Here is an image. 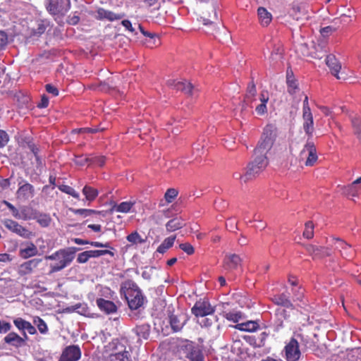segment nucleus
<instances>
[{"instance_id": "nucleus-60", "label": "nucleus", "mask_w": 361, "mask_h": 361, "mask_svg": "<svg viewBox=\"0 0 361 361\" xmlns=\"http://www.w3.org/2000/svg\"><path fill=\"white\" fill-rule=\"evenodd\" d=\"M90 245L94 247H106L109 248V250L112 251L114 250V248L111 246L109 243H102L99 241H94L90 243Z\"/></svg>"}, {"instance_id": "nucleus-27", "label": "nucleus", "mask_w": 361, "mask_h": 361, "mask_svg": "<svg viewBox=\"0 0 361 361\" xmlns=\"http://www.w3.org/2000/svg\"><path fill=\"white\" fill-rule=\"evenodd\" d=\"M257 15L259 21L262 26L267 27L271 22L272 15L264 7L258 8Z\"/></svg>"}, {"instance_id": "nucleus-55", "label": "nucleus", "mask_w": 361, "mask_h": 361, "mask_svg": "<svg viewBox=\"0 0 361 361\" xmlns=\"http://www.w3.org/2000/svg\"><path fill=\"white\" fill-rule=\"evenodd\" d=\"M143 35L149 37L150 39H154V47H157L160 44V38L154 33L149 32L147 31L143 32Z\"/></svg>"}, {"instance_id": "nucleus-48", "label": "nucleus", "mask_w": 361, "mask_h": 361, "mask_svg": "<svg viewBox=\"0 0 361 361\" xmlns=\"http://www.w3.org/2000/svg\"><path fill=\"white\" fill-rule=\"evenodd\" d=\"M224 317L227 320L236 323L241 318V313L240 312H229L226 313Z\"/></svg>"}, {"instance_id": "nucleus-14", "label": "nucleus", "mask_w": 361, "mask_h": 361, "mask_svg": "<svg viewBox=\"0 0 361 361\" xmlns=\"http://www.w3.org/2000/svg\"><path fill=\"white\" fill-rule=\"evenodd\" d=\"M4 225L10 231L23 238H30L32 235L31 231L12 219H5L4 221Z\"/></svg>"}, {"instance_id": "nucleus-28", "label": "nucleus", "mask_w": 361, "mask_h": 361, "mask_svg": "<svg viewBox=\"0 0 361 361\" xmlns=\"http://www.w3.org/2000/svg\"><path fill=\"white\" fill-rule=\"evenodd\" d=\"M185 225L184 220L180 217H175L169 220L166 224L167 232L171 233L176 231Z\"/></svg>"}, {"instance_id": "nucleus-59", "label": "nucleus", "mask_w": 361, "mask_h": 361, "mask_svg": "<svg viewBox=\"0 0 361 361\" xmlns=\"http://www.w3.org/2000/svg\"><path fill=\"white\" fill-rule=\"evenodd\" d=\"M361 183V177L354 180L351 185L348 186V190L352 191V195L355 196L357 192V185Z\"/></svg>"}, {"instance_id": "nucleus-51", "label": "nucleus", "mask_w": 361, "mask_h": 361, "mask_svg": "<svg viewBox=\"0 0 361 361\" xmlns=\"http://www.w3.org/2000/svg\"><path fill=\"white\" fill-rule=\"evenodd\" d=\"M276 315L277 316L279 319L288 320L290 318V314H288L287 310L282 307H279L276 309Z\"/></svg>"}, {"instance_id": "nucleus-42", "label": "nucleus", "mask_w": 361, "mask_h": 361, "mask_svg": "<svg viewBox=\"0 0 361 361\" xmlns=\"http://www.w3.org/2000/svg\"><path fill=\"white\" fill-rule=\"evenodd\" d=\"M126 239L128 242L133 244H141L145 242V240L141 238L140 235L137 231H134L127 235Z\"/></svg>"}, {"instance_id": "nucleus-8", "label": "nucleus", "mask_w": 361, "mask_h": 361, "mask_svg": "<svg viewBox=\"0 0 361 361\" xmlns=\"http://www.w3.org/2000/svg\"><path fill=\"white\" fill-rule=\"evenodd\" d=\"M284 351L287 361H298L301 355L298 341L295 338H290L286 345Z\"/></svg>"}, {"instance_id": "nucleus-29", "label": "nucleus", "mask_w": 361, "mask_h": 361, "mask_svg": "<svg viewBox=\"0 0 361 361\" xmlns=\"http://www.w3.org/2000/svg\"><path fill=\"white\" fill-rule=\"evenodd\" d=\"M133 331L138 340L147 339L150 334V326L148 324H142L137 326Z\"/></svg>"}, {"instance_id": "nucleus-6", "label": "nucleus", "mask_w": 361, "mask_h": 361, "mask_svg": "<svg viewBox=\"0 0 361 361\" xmlns=\"http://www.w3.org/2000/svg\"><path fill=\"white\" fill-rule=\"evenodd\" d=\"M47 8L52 15H65L71 8V0H49Z\"/></svg>"}, {"instance_id": "nucleus-38", "label": "nucleus", "mask_w": 361, "mask_h": 361, "mask_svg": "<svg viewBox=\"0 0 361 361\" xmlns=\"http://www.w3.org/2000/svg\"><path fill=\"white\" fill-rule=\"evenodd\" d=\"M90 258H97L103 255H109L111 257H114L115 254L113 251L109 250H87Z\"/></svg>"}, {"instance_id": "nucleus-9", "label": "nucleus", "mask_w": 361, "mask_h": 361, "mask_svg": "<svg viewBox=\"0 0 361 361\" xmlns=\"http://www.w3.org/2000/svg\"><path fill=\"white\" fill-rule=\"evenodd\" d=\"M182 350L185 356L190 361H204L202 350L192 342L183 345Z\"/></svg>"}, {"instance_id": "nucleus-10", "label": "nucleus", "mask_w": 361, "mask_h": 361, "mask_svg": "<svg viewBox=\"0 0 361 361\" xmlns=\"http://www.w3.org/2000/svg\"><path fill=\"white\" fill-rule=\"evenodd\" d=\"M350 21V16L342 15L340 18L334 19L332 25L322 27L320 33L324 37H328L338 29L341 24L348 23Z\"/></svg>"}, {"instance_id": "nucleus-12", "label": "nucleus", "mask_w": 361, "mask_h": 361, "mask_svg": "<svg viewBox=\"0 0 361 361\" xmlns=\"http://www.w3.org/2000/svg\"><path fill=\"white\" fill-rule=\"evenodd\" d=\"M167 84L169 86L177 91H180L188 96L194 95V87L187 80L178 81L175 80H170L167 82Z\"/></svg>"}, {"instance_id": "nucleus-7", "label": "nucleus", "mask_w": 361, "mask_h": 361, "mask_svg": "<svg viewBox=\"0 0 361 361\" xmlns=\"http://www.w3.org/2000/svg\"><path fill=\"white\" fill-rule=\"evenodd\" d=\"M215 311L207 300H200L197 301L191 309L192 313L196 317H205L212 314Z\"/></svg>"}, {"instance_id": "nucleus-50", "label": "nucleus", "mask_w": 361, "mask_h": 361, "mask_svg": "<svg viewBox=\"0 0 361 361\" xmlns=\"http://www.w3.org/2000/svg\"><path fill=\"white\" fill-rule=\"evenodd\" d=\"M180 249H181L186 254L191 255L194 253L195 249L193 246L189 243H184L179 245Z\"/></svg>"}, {"instance_id": "nucleus-37", "label": "nucleus", "mask_w": 361, "mask_h": 361, "mask_svg": "<svg viewBox=\"0 0 361 361\" xmlns=\"http://www.w3.org/2000/svg\"><path fill=\"white\" fill-rule=\"evenodd\" d=\"M350 120L355 135L361 139V118L357 115H353L350 116Z\"/></svg>"}, {"instance_id": "nucleus-45", "label": "nucleus", "mask_w": 361, "mask_h": 361, "mask_svg": "<svg viewBox=\"0 0 361 361\" xmlns=\"http://www.w3.org/2000/svg\"><path fill=\"white\" fill-rule=\"evenodd\" d=\"M29 322L21 317H18L13 320V324L16 328L23 332L25 331Z\"/></svg>"}, {"instance_id": "nucleus-41", "label": "nucleus", "mask_w": 361, "mask_h": 361, "mask_svg": "<svg viewBox=\"0 0 361 361\" xmlns=\"http://www.w3.org/2000/svg\"><path fill=\"white\" fill-rule=\"evenodd\" d=\"M303 236L307 239H311L314 236V225L312 221H307L305 225Z\"/></svg>"}, {"instance_id": "nucleus-62", "label": "nucleus", "mask_w": 361, "mask_h": 361, "mask_svg": "<svg viewBox=\"0 0 361 361\" xmlns=\"http://www.w3.org/2000/svg\"><path fill=\"white\" fill-rule=\"evenodd\" d=\"M45 89L48 93L51 94L54 97H56L59 94V90L51 84H47L45 85Z\"/></svg>"}, {"instance_id": "nucleus-40", "label": "nucleus", "mask_w": 361, "mask_h": 361, "mask_svg": "<svg viewBox=\"0 0 361 361\" xmlns=\"http://www.w3.org/2000/svg\"><path fill=\"white\" fill-rule=\"evenodd\" d=\"M58 188L63 192L68 194L73 197L79 200L80 195L78 192L75 190V189L68 185H60L58 186Z\"/></svg>"}, {"instance_id": "nucleus-34", "label": "nucleus", "mask_w": 361, "mask_h": 361, "mask_svg": "<svg viewBox=\"0 0 361 361\" xmlns=\"http://www.w3.org/2000/svg\"><path fill=\"white\" fill-rule=\"evenodd\" d=\"M28 218H33L42 227H47L50 225L51 218L49 214L37 212V216H29Z\"/></svg>"}, {"instance_id": "nucleus-33", "label": "nucleus", "mask_w": 361, "mask_h": 361, "mask_svg": "<svg viewBox=\"0 0 361 361\" xmlns=\"http://www.w3.org/2000/svg\"><path fill=\"white\" fill-rule=\"evenodd\" d=\"M176 238V235H171L164 239L161 244L157 247V252L161 254H164L173 245Z\"/></svg>"}, {"instance_id": "nucleus-22", "label": "nucleus", "mask_w": 361, "mask_h": 361, "mask_svg": "<svg viewBox=\"0 0 361 361\" xmlns=\"http://www.w3.org/2000/svg\"><path fill=\"white\" fill-rule=\"evenodd\" d=\"M38 254L37 246L32 242L27 243L24 247H21L19 250V255L23 259H27Z\"/></svg>"}, {"instance_id": "nucleus-5", "label": "nucleus", "mask_w": 361, "mask_h": 361, "mask_svg": "<svg viewBox=\"0 0 361 361\" xmlns=\"http://www.w3.org/2000/svg\"><path fill=\"white\" fill-rule=\"evenodd\" d=\"M300 161H305L307 166H312L317 162L318 156L314 143L311 139H307L304 147L299 154Z\"/></svg>"}, {"instance_id": "nucleus-26", "label": "nucleus", "mask_w": 361, "mask_h": 361, "mask_svg": "<svg viewBox=\"0 0 361 361\" xmlns=\"http://www.w3.org/2000/svg\"><path fill=\"white\" fill-rule=\"evenodd\" d=\"M336 247L339 250L344 258H349L353 256L351 245L341 239L337 238L335 242Z\"/></svg>"}, {"instance_id": "nucleus-44", "label": "nucleus", "mask_w": 361, "mask_h": 361, "mask_svg": "<svg viewBox=\"0 0 361 361\" xmlns=\"http://www.w3.org/2000/svg\"><path fill=\"white\" fill-rule=\"evenodd\" d=\"M74 162L75 164L80 166H83L85 165L90 166L91 157L83 155L75 156Z\"/></svg>"}, {"instance_id": "nucleus-2", "label": "nucleus", "mask_w": 361, "mask_h": 361, "mask_svg": "<svg viewBox=\"0 0 361 361\" xmlns=\"http://www.w3.org/2000/svg\"><path fill=\"white\" fill-rule=\"evenodd\" d=\"M121 293L125 295L128 307L131 310H136L143 306L145 298L133 281L128 279L122 283Z\"/></svg>"}, {"instance_id": "nucleus-30", "label": "nucleus", "mask_w": 361, "mask_h": 361, "mask_svg": "<svg viewBox=\"0 0 361 361\" xmlns=\"http://www.w3.org/2000/svg\"><path fill=\"white\" fill-rule=\"evenodd\" d=\"M82 192L85 195L86 200L90 202H93L99 195L97 189L87 185H85Z\"/></svg>"}, {"instance_id": "nucleus-36", "label": "nucleus", "mask_w": 361, "mask_h": 361, "mask_svg": "<svg viewBox=\"0 0 361 361\" xmlns=\"http://www.w3.org/2000/svg\"><path fill=\"white\" fill-rule=\"evenodd\" d=\"M111 357L112 361H132L130 353L126 350L111 355Z\"/></svg>"}, {"instance_id": "nucleus-4", "label": "nucleus", "mask_w": 361, "mask_h": 361, "mask_svg": "<svg viewBox=\"0 0 361 361\" xmlns=\"http://www.w3.org/2000/svg\"><path fill=\"white\" fill-rule=\"evenodd\" d=\"M267 157L254 154V160L247 165V171L244 173L243 178L245 180H250L255 178L267 167Z\"/></svg>"}, {"instance_id": "nucleus-46", "label": "nucleus", "mask_w": 361, "mask_h": 361, "mask_svg": "<svg viewBox=\"0 0 361 361\" xmlns=\"http://www.w3.org/2000/svg\"><path fill=\"white\" fill-rule=\"evenodd\" d=\"M46 30V26L43 21H38L37 23V27L33 28L32 34L33 36H40L43 33H44Z\"/></svg>"}, {"instance_id": "nucleus-13", "label": "nucleus", "mask_w": 361, "mask_h": 361, "mask_svg": "<svg viewBox=\"0 0 361 361\" xmlns=\"http://www.w3.org/2000/svg\"><path fill=\"white\" fill-rule=\"evenodd\" d=\"M125 16L124 13H116L104 8H99L95 12L94 18L98 20H108L110 22L121 20Z\"/></svg>"}, {"instance_id": "nucleus-15", "label": "nucleus", "mask_w": 361, "mask_h": 361, "mask_svg": "<svg viewBox=\"0 0 361 361\" xmlns=\"http://www.w3.org/2000/svg\"><path fill=\"white\" fill-rule=\"evenodd\" d=\"M302 128L307 136V139H312L314 131V118L312 111L302 112Z\"/></svg>"}, {"instance_id": "nucleus-43", "label": "nucleus", "mask_w": 361, "mask_h": 361, "mask_svg": "<svg viewBox=\"0 0 361 361\" xmlns=\"http://www.w3.org/2000/svg\"><path fill=\"white\" fill-rule=\"evenodd\" d=\"M178 195V190L175 188H169L165 194L164 198L168 203H171Z\"/></svg>"}, {"instance_id": "nucleus-39", "label": "nucleus", "mask_w": 361, "mask_h": 361, "mask_svg": "<svg viewBox=\"0 0 361 361\" xmlns=\"http://www.w3.org/2000/svg\"><path fill=\"white\" fill-rule=\"evenodd\" d=\"M33 323L37 326L39 331L45 334L48 332V327L45 322L39 317H35L33 319Z\"/></svg>"}, {"instance_id": "nucleus-56", "label": "nucleus", "mask_w": 361, "mask_h": 361, "mask_svg": "<svg viewBox=\"0 0 361 361\" xmlns=\"http://www.w3.org/2000/svg\"><path fill=\"white\" fill-rule=\"evenodd\" d=\"M27 147L33 153V154L35 157L36 161L38 162L39 161V157L38 155L39 154V148L37 146L34 144L33 142H27Z\"/></svg>"}, {"instance_id": "nucleus-52", "label": "nucleus", "mask_w": 361, "mask_h": 361, "mask_svg": "<svg viewBox=\"0 0 361 361\" xmlns=\"http://www.w3.org/2000/svg\"><path fill=\"white\" fill-rule=\"evenodd\" d=\"M106 163V157L104 156L91 157L90 165L95 164L100 167L103 166Z\"/></svg>"}, {"instance_id": "nucleus-31", "label": "nucleus", "mask_w": 361, "mask_h": 361, "mask_svg": "<svg viewBox=\"0 0 361 361\" xmlns=\"http://www.w3.org/2000/svg\"><path fill=\"white\" fill-rule=\"evenodd\" d=\"M259 326L257 322L255 321H248L247 322H243L240 324H238L235 325V328L243 331H255L259 329Z\"/></svg>"}, {"instance_id": "nucleus-47", "label": "nucleus", "mask_w": 361, "mask_h": 361, "mask_svg": "<svg viewBox=\"0 0 361 361\" xmlns=\"http://www.w3.org/2000/svg\"><path fill=\"white\" fill-rule=\"evenodd\" d=\"M72 212L75 214L82 215L85 217L88 216L92 214L99 213V212H97L93 209H72Z\"/></svg>"}, {"instance_id": "nucleus-11", "label": "nucleus", "mask_w": 361, "mask_h": 361, "mask_svg": "<svg viewBox=\"0 0 361 361\" xmlns=\"http://www.w3.org/2000/svg\"><path fill=\"white\" fill-rule=\"evenodd\" d=\"M81 357L80 348L75 345L67 346L62 352L59 361H78Z\"/></svg>"}, {"instance_id": "nucleus-58", "label": "nucleus", "mask_w": 361, "mask_h": 361, "mask_svg": "<svg viewBox=\"0 0 361 361\" xmlns=\"http://www.w3.org/2000/svg\"><path fill=\"white\" fill-rule=\"evenodd\" d=\"M11 329V325L9 322L0 320V334L7 333Z\"/></svg>"}, {"instance_id": "nucleus-25", "label": "nucleus", "mask_w": 361, "mask_h": 361, "mask_svg": "<svg viewBox=\"0 0 361 361\" xmlns=\"http://www.w3.org/2000/svg\"><path fill=\"white\" fill-rule=\"evenodd\" d=\"M200 19L204 25H212L217 19V13L215 7L212 6L209 8L206 12H203Z\"/></svg>"}, {"instance_id": "nucleus-49", "label": "nucleus", "mask_w": 361, "mask_h": 361, "mask_svg": "<svg viewBox=\"0 0 361 361\" xmlns=\"http://www.w3.org/2000/svg\"><path fill=\"white\" fill-rule=\"evenodd\" d=\"M38 211L35 209H32L30 208L24 209L21 211V214L23 215V219L24 220H30L33 219V218H28L32 216H37Z\"/></svg>"}, {"instance_id": "nucleus-64", "label": "nucleus", "mask_w": 361, "mask_h": 361, "mask_svg": "<svg viewBox=\"0 0 361 361\" xmlns=\"http://www.w3.org/2000/svg\"><path fill=\"white\" fill-rule=\"evenodd\" d=\"M121 24L129 32L132 33L135 32V29L133 28L132 23L129 20H123L121 21Z\"/></svg>"}, {"instance_id": "nucleus-19", "label": "nucleus", "mask_w": 361, "mask_h": 361, "mask_svg": "<svg viewBox=\"0 0 361 361\" xmlns=\"http://www.w3.org/2000/svg\"><path fill=\"white\" fill-rule=\"evenodd\" d=\"M96 303L99 309L106 314H109L117 312V306L111 300L98 298L96 300Z\"/></svg>"}, {"instance_id": "nucleus-32", "label": "nucleus", "mask_w": 361, "mask_h": 361, "mask_svg": "<svg viewBox=\"0 0 361 361\" xmlns=\"http://www.w3.org/2000/svg\"><path fill=\"white\" fill-rule=\"evenodd\" d=\"M135 204V201L122 202L118 204L113 206L111 210L117 212L128 213L131 211Z\"/></svg>"}, {"instance_id": "nucleus-1", "label": "nucleus", "mask_w": 361, "mask_h": 361, "mask_svg": "<svg viewBox=\"0 0 361 361\" xmlns=\"http://www.w3.org/2000/svg\"><path fill=\"white\" fill-rule=\"evenodd\" d=\"M80 250L79 247H70L60 249L51 255L46 256V259L56 261L55 264L50 266V272H58L69 266L73 261L76 252Z\"/></svg>"}, {"instance_id": "nucleus-35", "label": "nucleus", "mask_w": 361, "mask_h": 361, "mask_svg": "<svg viewBox=\"0 0 361 361\" xmlns=\"http://www.w3.org/2000/svg\"><path fill=\"white\" fill-rule=\"evenodd\" d=\"M185 320L181 322L180 317L177 315L171 314L169 317V323L174 331H180L184 326Z\"/></svg>"}, {"instance_id": "nucleus-61", "label": "nucleus", "mask_w": 361, "mask_h": 361, "mask_svg": "<svg viewBox=\"0 0 361 361\" xmlns=\"http://www.w3.org/2000/svg\"><path fill=\"white\" fill-rule=\"evenodd\" d=\"M8 43V35L4 31L0 30V49L4 48Z\"/></svg>"}, {"instance_id": "nucleus-57", "label": "nucleus", "mask_w": 361, "mask_h": 361, "mask_svg": "<svg viewBox=\"0 0 361 361\" xmlns=\"http://www.w3.org/2000/svg\"><path fill=\"white\" fill-rule=\"evenodd\" d=\"M256 92H257V90H256L255 84L253 81H252L248 84V86L247 88L246 98L247 99L250 97L255 96L256 94Z\"/></svg>"}, {"instance_id": "nucleus-23", "label": "nucleus", "mask_w": 361, "mask_h": 361, "mask_svg": "<svg viewBox=\"0 0 361 361\" xmlns=\"http://www.w3.org/2000/svg\"><path fill=\"white\" fill-rule=\"evenodd\" d=\"M286 84L288 92L293 95L299 90L298 83L297 80L293 75V73L291 70H287L286 73Z\"/></svg>"}, {"instance_id": "nucleus-24", "label": "nucleus", "mask_w": 361, "mask_h": 361, "mask_svg": "<svg viewBox=\"0 0 361 361\" xmlns=\"http://www.w3.org/2000/svg\"><path fill=\"white\" fill-rule=\"evenodd\" d=\"M271 300L274 304L279 306L293 310V305L290 300L288 295H287L286 293L275 295L273 296Z\"/></svg>"}, {"instance_id": "nucleus-63", "label": "nucleus", "mask_w": 361, "mask_h": 361, "mask_svg": "<svg viewBox=\"0 0 361 361\" xmlns=\"http://www.w3.org/2000/svg\"><path fill=\"white\" fill-rule=\"evenodd\" d=\"M255 111L258 115H264L267 112V104L261 103L255 108Z\"/></svg>"}, {"instance_id": "nucleus-20", "label": "nucleus", "mask_w": 361, "mask_h": 361, "mask_svg": "<svg viewBox=\"0 0 361 361\" xmlns=\"http://www.w3.org/2000/svg\"><path fill=\"white\" fill-rule=\"evenodd\" d=\"M242 259L239 255L235 254L226 255L224 260V267L226 269L233 270L237 269L241 265Z\"/></svg>"}, {"instance_id": "nucleus-17", "label": "nucleus", "mask_w": 361, "mask_h": 361, "mask_svg": "<svg viewBox=\"0 0 361 361\" xmlns=\"http://www.w3.org/2000/svg\"><path fill=\"white\" fill-rule=\"evenodd\" d=\"M23 180L19 183V188L17 190V197L20 200H28L34 196L35 189L32 185L25 183L22 184Z\"/></svg>"}, {"instance_id": "nucleus-16", "label": "nucleus", "mask_w": 361, "mask_h": 361, "mask_svg": "<svg viewBox=\"0 0 361 361\" xmlns=\"http://www.w3.org/2000/svg\"><path fill=\"white\" fill-rule=\"evenodd\" d=\"M42 259H32L20 264L18 274L20 276H25L32 274L42 262Z\"/></svg>"}, {"instance_id": "nucleus-53", "label": "nucleus", "mask_w": 361, "mask_h": 361, "mask_svg": "<svg viewBox=\"0 0 361 361\" xmlns=\"http://www.w3.org/2000/svg\"><path fill=\"white\" fill-rule=\"evenodd\" d=\"M90 259L88 251H85L78 255L77 262L79 264L86 263Z\"/></svg>"}, {"instance_id": "nucleus-3", "label": "nucleus", "mask_w": 361, "mask_h": 361, "mask_svg": "<svg viewBox=\"0 0 361 361\" xmlns=\"http://www.w3.org/2000/svg\"><path fill=\"white\" fill-rule=\"evenodd\" d=\"M277 128L274 124H267L264 128L262 135L254 150L255 154L267 157L276 137Z\"/></svg>"}, {"instance_id": "nucleus-18", "label": "nucleus", "mask_w": 361, "mask_h": 361, "mask_svg": "<svg viewBox=\"0 0 361 361\" xmlns=\"http://www.w3.org/2000/svg\"><path fill=\"white\" fill-rule=\"evenodd\" d=\"M326 64L329 68L331 73L337 78L341 79L344 77H341L338 75L339 71L341 68V65L334 55H327L326 56Z\"/></svg>"}, {"instance_id": "nucleus-21", "label": "nucleus", "mask_w": 361, "mask_h": 361, "mask_svg": "<svg viewBox=\"0 0 361 361\" xmlns=\"http://www.w3.org/2000/svg\"><path fill=\"white\" fill-rule=\"evenodd\" d=\"M4 341L17 348L25 345V339L13 331L8 333L4 337Z\"/></svg>"}, {"instance_id": "nucleus-54", "label": "nucleus", "mask_w": 361, "mask_h": 361, "mask_svg": "<svg viewBox=\"0 0 361 361\" xmlns=\"http://www.w3.org/2000/svg\"><path fill=\"white\" fill-rule=\"evenodd\" d=\"M9 141V136L7 133L0 130V148L4 147Z\"/></svg>"}]
</instances>
